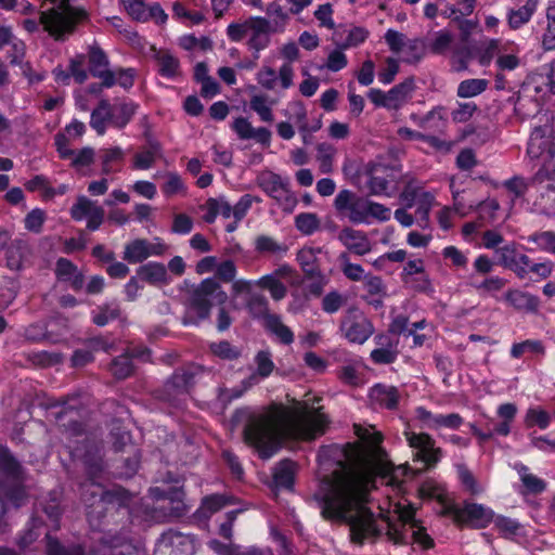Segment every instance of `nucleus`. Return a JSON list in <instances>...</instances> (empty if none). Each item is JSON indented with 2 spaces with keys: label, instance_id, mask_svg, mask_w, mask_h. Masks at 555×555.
<instances>
[{
  "label": "nucleus",
  "instance_id": "a18cd8bd",
  "mask_svg": "<svg viewBox=\"0 0 555 555\" xmlns=\"http://www.w3.org/2000/svg\"><path fill=\"white\" fill-rule=\"evenodd\" d=\"M230 503V499L223 494H211L202 501L199 512L203 516L209 517Z\"/></svg>",
  "mask_w": 555,
  "mask_h": 555
},
{
  "label": "nucleus",
  "instance_id": "052dcab7",
  "mask_svg": "<svg viewBox=\"0 0 555 555\" xmlns=\"http://www.w3.org/2000/svg\"><path fill=\"white\" fill-rule=\"evenodd\" d=\"M528 241L535 243L542 251L552 253L555 243V232L542 231L535 232L528 237Z\"/></svg>",
  "mask_w": 555,
  "mask_h": 555
},
{
  "label": "nucleus",
  "instance_id": "69168bd1",
  "mask_svg": "<svg viewBox=\"0 0 555 555\" xmlns=\"http://www.w3.org/2000/svg\"><path fill=\"white\" fill-rule=\"evenodd\" d=\"M346 304V297L337 291L330 292L322 299V309L326 313L337 312Z\"/></svg>",
  "mask_w": 555,
  "mask_h": 555
},
{
  "label": "nucleus",
  "instance_id": "a211bd4d",
  "mask_svg": "<svg viewBox=\"0 0 555 555\" xmlns=\"http://www.w3.org/2000/svg\"><path fill=\"white\" fill-rule=\"evenodd\" d=\"M503 299L509 307L521 312L533 313L539 308V298L520 289H508Z\"/></svg>",
  "mask_w": 555,
  "mask_h": 555
},
{
  "label": "nucleus",
  "instance_id": "0e129e2a",
  "mask_svg": "<svg viewBox=\"0 0 555 555\" xmlns=\"http://www.w3.org/2000/svg\"><path fill=\"white\" fill-rule=\"evenodd\" d=\"M47 541L48 555H82V551L79 546L65 547L50 535H47Z\"/></svg>",
  "mask_w": 555,
  "mask_h": 555
},
{
  "label": "nucleus",
  "instance_id": "58836bf2",
  "mask_svg": "<svg viewBox=\"0 0 555 555\" xmlns=\"http://www.w3.org/2000/svg\"><path fill=\"white\" fill-rule=\"evenodd\" d=\"M108 112V101L101 100L96 108L91 113L90 126L99 135H103L106 131Z\"/></svg>",
  "mask_w": 555,
  "mask_h": 555
},
{
  "label": "nucleus",
  "instance_id": "f03ea898",
  "mask_svg": "<svg viewBox=\"0 0 555 555\" xmlns=\"http://www.w3.org/2000/svg\"><path fill=\"white\" fill-rule=\"evenodd\" d=\"M328 420L320 408L296 402L282 406L249 424L245 440L255 447L262 459L271 457L282 440L294 438L313 440L325 433Z\"/></svg>",
  "mask_w": 555,
  "mask_h": 555
},
{
  "label": "nucleus",
  "instance_id": "4be33fe9",
  "mask_svg": "<svg viewBox=\"0 0 555 555\" xmlns=\"http://www.w3.org/2000/svg\"><path fill=\"white\" fill-rule=\"evenodd\" d=\"M539 0H526L518 9H511L507 12V24L511 29L516 30L530 22L537 11Z\"/></svg>",
  "mask_w": 555,
  "mask_h": 555
},
{
  "label": "nucleus",
  "instance_id": "aec40b11",
  "mask_svg": "<svg viewBox=\"0 0 555 555\" xmlns=\"http://www.w3.org/2000/svg\"><path fill=\"white\" fill-rule=\"evenodd\" d=\"M370 398L379 406L395 409L399 402V392L395 386L377 384L371 388Z\"/></svg>",
  "mask_w": 555,
  "mask_h": 555
},
{
  "label": "nucleus",
  "instance_id": "6e6552de",
  "mask_svg": "<svg viewBox=\"0 0 555 555\" xmlns=\"http://www.w3.org/2000/svg\"><path fill=\"white\" fill-rule=\"evenodd\" d=\"M254 362L256 364V371L249 377L242 380L240 386L232 389L222 388L219 390L218 398L221 402L227 403L233 399L240 398L245 391L257 385L261 379L269 377L275 367L272 356L267 350L257 352Z\"/></svg>",
  "mask_w": 555,
  "mask_h": 555
},
{
  "label": "nucleus",
  "instance_id": "0eeeda50",
  "mask_svg": "<svg viewBox=\"0 0 555 555\" xmlns=\"http://www.w3.org/2000/svg\"><path fill=\"white\" fill-rule=\"evenodd\" d=\"M441 515L451 516L459 525H470L475 528H486L492 520L494 513L491 508L477 503H465L457 506L442 501Z\"/></svg>",
  "mask_w": 555,
  "mask_h": 555
},
{
  "label": "nucleus",
  "instance_id": "cd10ccee",
  "mask_svg": "<svg viewBox=\"0 0 555 555\" xmlns=\"http://www.w3.org/2000/svg\"><path fill=\"white\" fill-rule=\"evenodd\" d=\"M454 36L447 29L434 33L426 43V50L433 54L442 55L451 50Z\"/></svg>",
  "mask_w": 555,
  "mask_h": 555
},
{
  "label": "nucleus",
  "instance_id": "7ed1b4c3",
  "mask_svg": "<svg viewBox=\"0 0 555 555\" xmlns=\"http://www.w3.org/2000/svg\"><path fill=\"white\" fill-rule=\"evenodd\" d=\"M41 8L51 3L48 10L41 13V22L47 33L55 40H64L73 34L78 22L87 17L82 8L73 7L69 0H39Z\"/></svg>",
  "mask_w": 555,
  "mask_h": 555
},
{
  "label": "nucleus",
  "instance_id": "09e8293b",
  "mask_svg": "<svg viewBox=\"0 0 555 555\" xmlns=\"http://www.w3.org/2000/svg\"><path fill=\"white\" fill-rule=\"evenodd\" d=\"M124 159V152L120 147L105 149L101 151L102 171L104 175H109L117 171L114 168L115 164L121 163Z\"/></svg>",
  "mask_w": 555,
  "mask_h": 555
},
{
  "label": "nucleus",
  "instance_id": "72a5a7b5",
  "mask_svg": "<svg viewBox=\"0 0 555 555\" xmlns=\"http://www.w3.org/2000/svg\"><path fill=\"white\" fill-rule=\"evenodd\" d=\"M469 284L480 295H494L506 285V280L500 276H489L477 281L475 275H472Z\"/></svg>",
  "mask_w": 555,
  "mask_h": 555
},
{
  "label": "nucleus",
  "instance_id": "412c9836",
  "mask_svg": "<svg viewBox=\"0 0 555 555\" xmlns=\"http://www.w3.org/2000/svg\"><path fill=\"white\" fill-rule=\"evenodd\" d=\"M30 255V247L23 240H14L7 249V266L10 270H21Z\"/></svg>",
  "mask_w": 555,
  "mask_h": 555
},
{
  "label": "nucleus",
  "instance_id": "774afa93",
  "mask_svg": "<svg viewBox=\"0 0 555 555\" xmlns=\"http://www.w3.org/2000/svg\"><path fill=\"white\" fill-rule=\"evenodd\" d=\"M333 7L331 3L320 4L313 15L319 21L321 27H325L327 29L335 28V22L333 20Z\"/></svg>",
  "mask_w": 555,
  "mask_h": 555
},
{
  "label": "nucleus",
  "instance_id": "f704fd0d",
  "mask_svg": "<svg viewBox=\"0 0 555 555\" xmlns=\"http://www.w3.org/2000/svg\"><path fill=\"white\" fill-rule=\"evenodd\" d=\"M273 105L274 102L270 101L268 95L260 93L251 95L249 101L250 108L258 114L262 121L266 122L273 121Z\"/></svg>",
  "mask_w": 555,
  "mask_h": 555
},
{
  "label": "nucleus",
  "instance_id": "f257e3e1",
  "mask_svg": "<svg viewBox=\"0 0 555 555\" xmlns=\"http://www.w3.org/2000/svg\"><path fill=\"white\" fill-rule=\"evenodd\" d=\"M354 429L359 443L331 446L319 453L320 464L331 470L321 477L314 493L321 515L326 520L346 524L356 545L374 543L384 533L393 544H405V530L420 522L414 518V508L396 505L400 524H393L383 514L375 515L367 503L377 477L400 491L410 468L391 464L380 446L383 436L374 427L354 425Z\"/></svg>",
  "mask_w": 555,
  "mask_h": 555
},
{
  "label": "nucleus",
  "instance_id": "49530a36",
  "mask_svg": "<svg viewBox=\"0 0 555 555\" xmlns=\"http://www.w3.org/2000/svg\"><path fill=\"white\" fill-rule=\"evenodd\" d=\"M493 521L494 527L504 538L513 539L521 533L522 527L515 519L505 516H498Z\"/></svg>",
  "mask_w": 555,
  "mask_h": 555
},
{
  "label": "nucleus",
  "instance_id": "a19ab883",
  "mask_svg": "<svg viewBox=\"0 0 555 555\" xmlns=\"http://www.w3.org/2000/svg\"><path fill=\"white\" fill-rule=\"evenodd\" d=\"M257 285L268 289L274 300H281L286 296L285 285L275 275H263L257 281Z\"/></svg>",
  "mask_w": 555,
  "mask_h": 555
},
{
  "label": "nucleus",
  "instance_id": "4c0bfd02",
  "mask_svg": "<svg viewBox=\"0 0 555 555\" xmlns=\"http://www.w3.org/2000/svg\"><path fill=\"white\" fill-rule=\"evenodd\" d=\"M255 249L261 254L284 255L287 251V246L279 243L272 236L259 235L255 240Z\"/></svg>",
  "mask_w": 555,
  "mask_h": 555
},
{
  "label": "nucleus",
  "instance_id": "37998d69",
  "mask_svg": "<svg viewBox=\"0 0 555 555\" xmlns=\"http://www.w3.org/2000/svg\"><path fill=\"white\" fill-rule=\"evenodd\" d=\"M367 201L369 199L357 197L345 217L354 224H370V220H367L366 215Z\"/></svg>",
  "mask_w": 555,
  "mask_h": 555
},
{
  "label": "nucleus",
  "instance_id": "e433bc0d",
  "mask_svg": "<svg viewBox=\"0 0 555 555\" xmlns=\"http://www.w3.org/2000/svg\"><path fill=\"white\" fill-rule=\"evenodd\" d=\"M488 85L489 82L486 79H466L460 82L456 94L463 99L477 96L487 89Z\"/></svg>",
  "mask_w": 555,
  "mask_h": 555
},
{
  "label": "nucleus",
  "instance_id": "338daca9",
  "mask_svg": "<svg viewBox=\"0 0 555 555\" xmlns=\"http://www.w3.org/2000/svg\"><path fill=\"white\" fill-rule=\"evenodd\" d=\"M121 3L133 20L146 22L145 0H121Z\"/></svg>",
  "mask_w": 555,
  "mask_h": 555
},
{
  "label": "nucleus",
  "instance_id": "4468645a",
  "mask_svg": "<svg viewBox=\"0 0 555 555\" xmlns=\"http://www.w3.org/2000/svg\"><path fill=\"white\" fill-rule=\"evenodd\" d=\"M500 263L511 270L519 279H525L529 274L530 258L519 253L515 243H509L498 250Z\"/></svg>",
  "mask_w": 555,
  "mask_h": 555
},
{
  "label": "nucleus",
  "instance_id": "2eb2a0df",
  "mask_svg": "<svg viewBox=\"0 0 555 555\" xmlns=\"http://www.w3.org/2000/svg\"><path fill=\"white\" fill-rule=\"evenodd\" d=\"M89 70L91 75L101 80L104 88L115 86L113 70L108 69V59L104 51L99 47H90L88 53Z\"/></svg>",
  "mask_w": 555,
  "mask_h": 555
},
{
  "label": "nucleus",
  "instance_id": "5fc2aeb1",
  "mask_svg": "<svg viewBox=\"0 0 555 555\" xmlns=\"http://www.w3.org/2000/svg\"><path fill=\"white\" fill-rule=\"evenodd\" d=\"M46 219L47 215L44 210L40 208H35L30 210L24 219L25 229L28 230L29 232L39 234L42 231V227Z\"/></svg>",
  "mask_w": 555,
  "mask_h": 555
},
{
  "label": "nucleus",
  "instance_id": "ea45409f",
  "mask_svg": "<svg viewBox=\"0 0 555 555\" xmlns=\"http://www.w3.org/2000/svg\"><path fill=\"white\" fill-rule=\"evenodd\" d=\"M527 427L538 426L540 429H546L551 424V415L540 406L529 408L525 415Z\"/></svg>",
  "mask_w": 555,
  "mask_h": 555
},
{
  "label": "nucleus",
  "instance_id": "dca6fc26",
  "mask_svg": "<svg viewBox=\"0 0 555 555\" xmlns=\"http://www.w3.org/2000/svg\"><path fill=\"white\" fill-rule=\"evenodd\" d=\"M551 134L552 129L548 126L534 128L527 149V153L531 158H539L544 155L553 157L554 144Z\"/></svg>",
  "mask_w": 555,
  "mask_h": 555
},
{
  "label": "nucleus",
  "instance_id": "680f3d73",
  "mask_svg": "<svg viewBox=\"0 0 555 555\" xmlns=\"http://www.w3.org/2000/svg\"><path fill=\"white\" fill-rule=\"evenodd\" d=\"M86 56L78 54L69 61L68 69L70 76L76 82L82 83L88 78V72L85 69Z\"/></svg>",
  "mask_w": 555,
  "mask_h": 555
},
{
  "label": "nucleus",
  "instance_id": "9d476101",
  "mask_svg": "<svg viewBox=\"0 0 555 555\" xmlns=\"http://www.w3.org/2000/svg\"><path fill=\"white\" fill-rule=\"evenodd\" d=\"M341 336L351 344H364L374 333L372 322L357 308L346 311L340 321Z\"/></svg>",
  "mask_w": 555,
  "mask_h": 555
},
{
  "label": "nucleus",
  "instance_id": "864d4df0",
  "mask_svg": "<svg viewBox=\"0 0 555 555\" xmlns=\"http://www.w3.org/2000/svg\"><path fill=\"white\" fill-rule=\"evenodd\" d=\"M526 352L543 353L544 347L540 340L527 339L514 344L511 348V356L515 359L521 358Z\"/></svg>",
  "mask_w": 555,
  "mask_h": 555
},
{
  "label": "nucleus",
  "instance_id": "1a4fd4ad",
  "mask_svg": "<svg viewBox=\"0 0 555 555\" xmlns=\"http://www.w3.org/2000/svg\"><path fill=\"white\" fill-rule=\"evenodd\" d=\"M404 437L412 450L414 461L422 462L428 468L435 467L441 461L443 451L436 446V441L430 435L405 430Z\"/></svg>",
  "mask_w": 555,
  "mask_h": 555
},
{
  "label": "nucleus",
  "instance_id": "7c9ffc66",
  "mask_svg": "<svg viewBox=\"0 0 555 555\" xmlns=\"http://www.w3.org/2000/svg\"><path fill=\"white\" fill-rule=\"evenodd\" d=\"M321 253V248L302 247L297 253V260L308 275L314 276L320 275V271L317 267L318 255Z\"/></svg>",
  "mask_w": 555,
  "mask_h": 555
},
{
  "label": "nucleus",
  "instance_id": "c03bdc74",
  "mask_svg": "<svg viewBox=\"0 0 555 555\" xmlns=\"http://www.w3.org/2000/svg\"><path fill=\"white\" fill-rule=\"evenodd\" d=\"M335 154V147L328 143H320L317 146V160L322 173H328L333 170V159Z\"/></svg>",
  "mask_w": 555,
  "mask_h": 555
},
{
  "label": "nucleus",
  "instance_id": "f8f14e48",
  "mask_svg": "<svg viewBox=\"0 0 555 555\" xmlns=\"http://www.w3.org/2000/svg\"><path fill=\"white\" fill-rule=\"evenodd\" d=\"M167 249V245L159 237H155L153 242L135 238L125 245L122 259L129 263H140L149 257L164 255Z\"/></svg>",
  "mask_w": 555,
  "mask_h": 555
},
{
  "label": "nucleus",
  "instance_id": "b1692460",
  "mask_svg": "<svg viewBox=\"0 0 555 555\" xmlns=\"http://www.w3.org/2000/svg\"><path fill=\"white\" fill-rule=\"evenodd\" d=\"M387 168L384 166H375L371 170V176L367 182V188L371 194L377 196H390V193H388V188L393 179L390 177V175L387 173Z\"/></svg>",
  "mask_w": 555,
  "mask_h": 555
},
{
  "label": "nucleus",
  "instance_id": "f3484780",
  "mask_svg": "<svg viewBox=\"0 0 555 555\" xmlns=\"http://www.w3.org/2000/svg\"><path fill=\"white\" fill-rule=\"evenodd\" d=\"M339 242L352 254L364 256L372 250V243L365 232L344 228L338 234Z\"/></svg>",
  "mask_w": 555,
  "mask_h": 555
},
{
  "label": "nucleus",
  "instance_id": "473e14b6",
  "mask_svg": "<svg viewBox=\"0 0 555 555\" xmlns=\"http://www.w3.org/2000/svg\"><path fill=\"white\" fill-rule=\"evenodd\" d=\"M295 463L292 461H282L274 468L273 479L279 488L289 489L294 483Z\"/></svg>",
  "mask_w": 555,
  "mask_h": 555
},
{
  "label": "nucleus",
  "instance_id": "de8ad7c7",
  "mask_svg": "<svg viewBox=\"0 0 555 555\" xmlns=\"http://www.w3.org/2000/svg\"><path fill=\"white\" fill-rule=\"evenodd\" d=\"M341 271L344 275L350 281L358 282L365 278L364 269L361 264L352 263L347 253H341L338 256Z\"/></svg>",
  "mask_w": 555,
  "mask_h": 555
},
{
  "label": "nucleus",
  "instance_id": "9b49d317",
  "mask_svg": "<svg viewBox=\"0 0 555 555\" xmlns=\"http://www.w3.org/2000/svg\"><path fill=\"white\" fill-rule=\"evenodd\" d=\"M69 215L75 221H86L89 231L99 230L105 218L104 208L85 195L77 197L70 207Z\"/></svg>",
  "mask_w": 555,
  "mask_h": 555
},
{
  "label": "nucleus",
  "instance_id": "6e6d98bb",
  "mask_svg": "<svg viewBox=\"0 0 555 555\" xmlns=\"http://www.w3.org/2000/svg\"><path fill=\"white\" fill-rule=\"evenodd\" d=\"M133 370L132 362L128 354H121L114 359L111 364L112 374L119 379L127 378Z\"/></svg>",
  "mask_w": 555,
  "mask_h": 555
},
{
  "label": "nucleus",
  "instance_id": "3c124183",
  "mask_svg": "<svg viewBox=\"0 0 555 555\" xmlns=\"http://www.w3.org/2000/svg\"><path fill=\"white\" fill-rule=\"evenodd\" d=\"M542 46L545 50L555 49V5L546 9V28L542 36Z\"/></svg>",
  "mask_w": 555,
  "mask_h": 555
},
{
  "label": "nucleus",
  "instance_id": "13d9d810",
  "mask_svg": "<svg viewBox=\"0 0 555 555\" xmlns=\"http://www.w3.org/2000/svg\"><path fill=\"white\" fill-rule=\"evenodd\" d=\"M426 44L421 39H409L405 44V52H400L405 62H417L424 55Z\"/></svg>",
  "mask_w": 555,
  "mask_h": 555
},
{
  "label": "nucleus",
  "instance_id": "c756f323",
  "mask_svg": "<svg viewBox=\"0 0 555 555\" xmlns=\"http://www.w3.org/2000/svg\"><path fill=\"white\" fill-rule=\"evenodd\" d=\"M0 470L15 480L25 478L23 467L5 448H0Z\"/></svg>",
  "mask_w": 555,
  "mask_h": 555
},
{
  "label": "nucleus",
  "instance_id": "c85d7f7f",
  "mask_svg": "<svg viewBox=\"0 0 555 555\" xmlns=\"http://www.w3.org/2000/svg\"><path fill=\"white\" fill-rule=\"evenodd\" d=\"M264 326L271 334L275 335L281 343L289 345L294 341L293 332L282 322L280 317L275 314L266 315Z\"/></svg>",
  "mask_w": 555,
  "mask_h": 555
},
{
  "label": "nucleus",
  "instance_id": "79ce46f5",
  "mask_svg": "<svg viewBox=\"0 0 555 555\" xmlns=\"http://www.w3.org/2000/svg\"><path fill=\"white\" fill-rule=\"evenodd\" d=\"M114 106L115 114L113 118V126L116 128H124L134 115L137 105L133 102H120L114 104Z\"/></svg>",
  "mask_w": 555,
  "mask_h": 555
},
{
  "label": "nucleus",
  "instance_id": "39448f33",
  "mask_svg": "<svg viewBox=\"0 0 555 555\" xmlns=\"http://www.w3.org/2000/svg\"><path fill=\"white\" fill-rule=\"evenodd\" d=\"M227 298L225 292L222 291L217 281L206 279L192 295L183 318V324H197L199 321L207 319L210 313L211 300L223 304Z\"/></svg>",
  "mask_w": 555,
  "mask_h": 555
},
{
  "label": "nucleus",
  "instance_id": "8fccbe9b",
  "mask_svg": "<svg viewBox=\"0 0 555 555\" xmlns=\"http://www.w3.org/2000/svg\"><path fill=\"white\" fill-rule=\"evenodd\" d=\"M119 307L116 302L105 304L93 311L92 320L99 326L106 325L119 317Z\"/></svg>",
  "mask_w": 555,
  "mask_h": 555
},
{
  "label": "nucleus",
  "instance_id": "2f4dec72",
  "mask_svg": "<svg viewBox=\"0 0 555 555\" xmlns=\"http://www.w3.org/2000/svg\"><path fill=\"white\" fill-rule=\"evenodd\" d=\"M436 204V196L434 193L429 191H424L420 194V198L417 199L416 206V217L420 221L422 228H427L429 224V214L431 208Z\"/></svg>",
  "mask_w": 555,
  "mask_h": 555
},
{
  "label": "nucleus",
  "instance_id": "603ef678",
  "mask_svg": "<svg viewBox=\"0 0 555 555\" xmlns=\"http://www.w3.org/2000/svg\"><path fill=\"white\" fill-rule=\"evenodd\" d=\"M457 474L461 483L467 492L473 495L483 492V487L477 482L472 472L465 465L457 466Z\"/></svg>",
  "mask_w": 555,
  "mask_h": 555
},
{
  "label": "nucleus",
  "instance_id": "393cba45",
  "mask_svg": "<svg viewBox=\"0 0 555 555\" xmlns=\"http://www.w3.org/2000/svg\"><path fill=\"white\" fill-rule=\"evenodd\" d=\"M413 82H401L387 91V109H398L403 106L412 96Z\"/></svg>",
  "mask_w": 555,
  "mask_h": 555
},
{
  "label": "nucleus",
  "instance_id": "4d7b16f0",
  "mask_svg": "<svg viewBox=\"0 0 555 555\" xmlns=\"http://www.w3.org/2000/svg\"><path fill=\"white\" fill-rule=\"evenodd\" d=\"M165 179L162 191L166 196H173L185 192V185L177 172H167Z\"/></svg>",
  "mask_w": 555,
  "mask_h": 555
},
{
  "label": "nucleus",
  "instance_id": "6ab92c4d",
  "mask_svg": "<svg viewBox=\"0 0 555 555\" xmlns=\"http://www.w3.org/2000/svg\"><path fill=\"white\" fill-rule=\"evenodd\" d=\"M150 493L156 500L165 499L175 504L172 507V515L181 516L185 513L186 506L183 503L184 492L180 487H172L169 489L154 487L150 489Z\"/></svg>",
  "mask_w": 555,
  "mask_h": 555
},
{
  "label": "nucleus",
  "instance_id": "423d86ee",
  "mask_svg": "<svg viewBox=\"0 0 555 555\" xmlns=\"http://www.w3.org/2000/svg\"><path fill=\"white\" fill-rule=\"evenodd\" d=\"M256 183L284 212L291 214L294 211L298 198L291 190L287 178H283L271 170H262L257 175Z\"/></svg>",
  "mask_w": 555,
  "mask_h": 555
},
{
  "label": "nucleus",
  "instance_id": "20e7f679",
  "mask_svg": "<svg viewBox=\"0 0 555 555\" xmlns=\"http://www.w3.org/2000/svg\"><path fill=\"white\" fill-rule=\"evenodd\" d=\"M225 34L232 42L246 40L248 50L257 59L259 52L270 44L271 22L263 16H248L230 23Z\"/></svg>",
  "mask_w": 555,
  "mask_h": 555
},
{
  "label": "nucleus",
  "instance_id": "ddd939ff",
  "mask_svg": "<svg viewBox=\"0 0 555 555\" xmlns=\"http://www.w3.org/2000/svg\"><path fill=\"white\" fill-rule=\"evenodd\" d=\"M194 542L190 535L168 530L156 543L154 555H192Z\"/></svg>",
  "mask_w": 555,
  "mask_h": 555
},
{
  "label": "nucleus",
  "instance_id": "5701e85b",
  "mask_svg": "<svg viewBox=\"0 0 555 555\" xmlns=\"http://www.w3.org/2000/svg\"><path fill=\"white\" fill-rule=\"evenodd\" d=\"M137 275L150 284H167L169 282L166 267L160 262L151 261L137 269Z\"/></svg>",
  "mask_w": 555,
  "mask_h": 555
},
{
  "label": "nucleus",
  "instance_id": "bb28decb",
  "mask_svg": "<svg viewBox=\"0 0 555 555\" xmlns=\"http://www.w3.org/2000/svg\"><path fill=\"white\" fill-rule=\"evenodd\" d=\"M158 72L163 77L175 79L180 76L179 60L168 51H158L155 55Z\"/></svg>",
  "mask_w": 555,
  "mask_h": 555
},
{
  "label": "nucleus",
  "instance_id": "a878e982",
  "mask_svg": "<svg viewBox=\"0 0 555 555\" xmlns=\"http://www.w3.org/2000/svg\"><path fill=\"white\" fill-rule=\"evenodd\" d=\"M514 469L518 473L519 479L528 493L538 494L546 489V482L532 474L526 465L516 463Z\"/></svg>",
  "mask_w": 555,
  "mask_h": 555
},
{
  "label": "nucleus",
  "instance_id": "bf43d9fd",
  "mask_svg": "<svg viewBox=\"0 0 555 555\" xmlns=\"http://www.w3.org/2000/svg\"><path fill=\"white\" fill-rule=\"evenodd\" d=\"M424 191L422 186L410 181L400 193L399 199L404 205V208H412L420 198V194Z\"/></svg>",
  "mask_w": 555,
  "mask_h": 555
},
{
  "label": "nucleus",
  "instance_id": "c9c22d12",
  "mask_svg": "<svg viewBox=\"0 0 555 555\" xmlns=\"http://www.w3.org/2000/svg\"><path fill=\"white\" fill-rule=\"evenodd\" d=\"M295 228L302 235H312L321 228V221L317 214L314 212H301L295 217L294 220Z\"/></svg>",
  "mask_w": 555,
  "mask_h": 555
},
{
  "label": "nucleus",
  "instance_id": "e2e57ef3",
  "mask_svg": "<svg viewBox=\"0 0 555 555\" xmlns=\"http://www.w3.org/2000/svg\"><path fill=\"white\" fill-rule=\"evenodd\" d=\"M254 203H261V198L251 194L243 195L233 206V217L236 221H241Z\"/></svg>",
  "mask_w": 555,
  "mask_h": 555
}]
</instances>
